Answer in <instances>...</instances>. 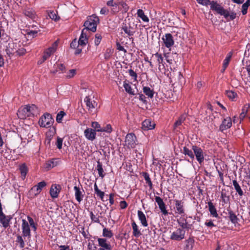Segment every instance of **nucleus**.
I'll list each match as a JSON object with an SVG mask.
<instances>
[{"label":"nucleus","instance_id":"nucleus-1","mask_svg":"<svg viewBox=\"0 0 250 250\" xmlns=\"http://www.w3.org/2000/svg\"><path fill=\"white\" fill-rule=\"evenodd\" d=\"M38 110L37 107L34 105H25L24 107H21L18 110L17 115L21 119H25L38 114Z\"/></svg>","mask_w":250,"mask_h":250},{"label":"nucleus","instance_id":"nucleus-2","mask_svg":"<svg viewBox=\"0 0 250 250\" xmlns=\"http://www.w3.org/2000/svg\"><path fill=\"white\" fill-rule=\"evenodd\" d=\"M98 23H99L98 17L95 15L89 16L84 23L85 26L84 29H86L85 32H86L88 30H90L95 32L96 31L97 25Z\"/></svg>","mask_w":250,"mask_h":250},{"label":"nucleus","instance_id":"nucleus-3","mask_svg":"<svg viewBox=\"0 0 250 250\" xmlns=\"http://www.w3.org/2000/svg\"><path fill=\"white\" fill-rule=\"evenodd\" d=\"M54 122L51 114L48 113L44 114L39 119V124L42 127H49Z\"/></svg>","mask_w":250,"mask_h":250},{"label":"nucleus","instance_id":"nucleus-4","mask_svg":"<svg viewBox=\"0 0 250 250\" xmlns=\"http://www.w3.org/2000/svg\"><path fill=\"white\" fill-rule=\"evenodd\" d=\"M209 5H210V9L212 10L216 11L218 14L224 16L225 18L229 17V12L224 9L217 1L214 0L210 1Z\"/></svg>","mask_w":250,"mask_h":250},{"label":"nucleus","instance_id":"nucleus-5","mask_svg":"<svg viewBox=\"0 0 250 250\" xmlns=\"http://www.w3.org/2000/svg\"><path fill=\"white\" fill-rule=\"evenodd\" d=\"M192 149L197 161L200 164H201L204 161V156L206 155L205 152L201 147L195 145L192 146Z\"/></svg>","mask_w":250,"mask_h":250},{"label":"nucleus","instance_id":"nucleus-6","mask_svg":"<svg viewBox=\"0 0 250 250\" xmlns=\"http://www.w3.org/2000/svg\"><path fill=\"white\" fill-rule=\"evenodd\" d=\"M22 235L24 239L27 238L30 239L31 237V229L28 222L25 219L22 220L21 224Z\"/></svg>","mask_w":250,"mask_h":250},{"label":"nucleus","instance_id":"nucleus-7","mask_svg":"<svg viewBox=\"0 0 250 250\" xmlns=\"http://www.w3.org/2000/svg\"><path fill=\"white\" fill-rule=\"evenodd\" d=\"M137 139L133 133L127 134L125 137V146L128 148H134L137 144Z\"/></svg>","mask_w":250,"mask_h":250},{"label":"nucleus","instance_id":"nucleus-8","mask_svg":"<svg viewBox=\"0 0 250 250\" xmlns=\"http://www.w3.org/2000/svg\"><path fill=\"white\" fill-rule=\"evenodd\" d=\"M164 45L165 47L171 50V47L174 44V41L172 35L170 33H167L162 38Z\"/></svg>","mask_w":250,"mask_h":250},{"label":"nucleus","instance_id":"nucleus-9","mask_svg":"<svg viewBox=\"0 0 250 250\" xmlns=\"http://www.w3.org/2000/svg\"><path fill=\"white\" fill-rule=\"evenodd\" d=\"M185 230L178 229L173 231L170 235V239L174 241H180L185 238Z\"/></svg>","mask_w":250,"mask_h":250},{"label":"nucleus","instance_id":"nucleus-10","mask_svg":"<svg viewBox=\"0 0 250 250\" xmlns=\"http://www.w3.org/2000/svg\"><path fill=\"white\" fill-rule=\"evenodd\" d=\"M175 213L184 215L185 213V202L183 200H174Z\"/></svg>","mask_w":250,"mask_h":250},{"label":"nucleus","instance_id":"nucleus-11","mask_svg":"<svg viewBox=\"0 0 250 250\" xmlns=\"http://www.w3.org/2000/svg\"><path fill=\"white\" fill-rule=\"evenodd\" d=\"M84 102L85 103L87 109L89 113L93 111L98 105L97 103L93 99L91 98L90 96H86L84 99Z\"/></svg>","mask_w":250,"mask_h":250},{"label":"nucleus","instance_id":"nucleus-12","mask_svg":"<svg viewBox=\"0 0 250 250\" xmlns=\"http://www.w3.org/2000/svg\"><path fill=\"white\" fill-rule=\"evenodd\" d=\"M106 5L112 7L111 12L113 14H116L120 11L119 0H110L106 2Z\"/></svg>","mask_w":250,"mask_h":250},{"label":"nucleus","instance_id":"nucleus-13","mask_svg":"<svg viewBox=\"0 0 250 250\" xmlns=\"http://www.w3.org/2000/svg\"><path fill=\"white\" fill-rule=\"evenodd\" d=\"M85 138L88 140L93 141L96 138V131L91 128H87L84 131Z\"/></svg>","mask_w":250,"mask_h":250},{"label":"nucleus","instance_id":"nucleus-14","mask_svg":"<svg viewBox=\"0 0 250 250\" xmlns=\"http://www.w3.org/2000/svg\"><path fill=\"white\" fill-rule=\"evenodd\" d=\"M232 125L231 119L230 117H227L224 119L220 126V130L223 131L229 128Z\"/></svg>","mask_w":250,"mask_h":250},{"label":"nucleus","instance_id":"nucleus-15","mask_svg":"<svg viewBox=\"0 0 250 250\" xmlns=\"http://www.w3.org/2000/svg\"><path fill=\"white\" fill-rule=\"evenodd\" d=\"M155 124L149 119H146L142 123V128L144 130L152 129L154 128Z\"/></svg>","mask_w":250,"mask_h":250},{"label":"nucleus","instance_id":"nucleus-16","mask_svg":"<svg viewBox=\"0 0 250 250\" xmlns=\"http://www.w3.org/2000/svg\"><path fill=\"white\" fill-rule=\"evenodd\" d=\"M86 29H83L78 42V44L80 45L84 46L88 42V39L86 36V33L85 32Z\"/></svg>","mask_w":250,"mask_h":250},{"label":"nucleus","instance_id":"nucleus-17","mask_svg":"<svg viewBox=\"0 0 250 250\" xmlns=\"http://www.w3.org/2000/svg\"><path fill=\"white\" fill-rule=\"evenodd\" d=\"M17 47V44L14 42H10L8 43L6 52L7 54L10 56L11 55H15L16 51H15V48Z\"/></svg>","mask_w":250,"mask_h":250},{"label":"nucleus","instance_id":"nucleus-18","mask_svg":"<svg viewBox=\"0 0 250 250\" xmlns=\"http://www.w3.org/2000/svg\"><path fill=\"white\" fill-rule=\"evenodd\" d=\"M138 217L142 225L144 227L148 226L147 221L146 220V215L141 210H138L137 211Z\"/></svg>","mask_w":250,"mask_h":250},{"label":"nucleus","instance_id":"nucleus-19","mask_svg":"<svg viewBox=\"0 0 250 250\" xmlns=\"http://www.w3.org/2000/svg\"><path fill=\"white\" fill-rule=\"evenodd\" d=\"M98 242L99 245L102 247V248H104L107 250H111L112 249V247L110 243L107 242L106 239L104 238H98Z\"/></svg>","mask_w":250,"mask_h":250},{"label":"nucleus","instance_id":"nucleus-20","mask_svg":"<svg viewBox=\"0 0 250 250\" xmlns=\"http://www.w3.org/2000/svg\"><path fill=\"white\" fill-rule=\"evenodd\" d=\"M74 189L75 190V196L76 199L79 203H80L82 201L83 198V190L82 191L80 188L77 186L74 187Z\"/></svg>","mask_w":250,"mask_h":250},{"label":"nucleus","instance_id":"nucleus-21","mask_svg":"<svg viewBox=\"0 0 250 250\" xmlns=\"http://www.w3.org/2000/svg\"><path fill=\"white\" fill-rule=\"evenodd\" d=\"M58 164V161H57V159H52L46 162L45 164V168L47 170H49L57 166Z\"/></svg>","mask_w":250,"mask_h":250},{"label":"nucleus","instance_id":"nucleus-22","mask_svg":"<svg viewBox=\"0 0 250 250\" xmlns=\"http://www.w3.org/2000/svg\"><path fill=\"white\" fill-rule=\"evenodd\" d=\"M208 210L211 216L215 218L218 217V214L217 213L216 209L213 203L211 201H209L208 203Z\"/></svg>","mask_w":250,"mask_h":250},{"label":"nucleus","instance_id":"nucleus-23","mask_svg":"<svg viewBox=\"0 0 250 250\" xmlns=\"http://www.w3.org/2000/svg\"><path fill=\"white\" fill-rule=\"evenodd\" d=\"M122 29L128 36H132L135 33V29L130 25H127L125 24L123 26Z\"/></svg>","mask_w":250,"mask_h":250},{"label":"nucleus","instance_id":"nucleus-24","mask_svg":"<svg viewBox=\"0 0 250 250\" xmlns=\"http://www.w3.org/2000/svg\"><path fill=\"white\" fill-rule=\"evenodd\" d=\"M59 192L60 190L56 185L52 186L50 190V194L52 198H57Z\"/></svg>","mask_w":250,"mask_h":250},{"label":"nucleus","instance_id":"nucleus-25","mask_svg":"<svg viewBox=\"0 0 250 250\" xmlns=\"http://www.w3.org/2000/svg\"><path fill=\"white\" fill-rule=\"evenodd\" d=\"M133 229V235L135 237H138L141 235L140 230L138 229V227L135 221H133L131 224Z\"/></svg>","mask_w":250,"mask_h":250},{"label":"nucleus","instance_id":"nucleus-26","mask_svg":"<svg viewBox=\"0 0 250 250\" xmlns=\"http://www.w3.org/2000/svg\"><path fill=\"white\" fill-rule=\"evenodd\" d=\"M187 115L186 114H182L181 115L178 119L175 122L174 124V129H176L179 125H181L186 120Z\"/></svg>","mask_w":250,"mask_h":250},{"label":"nucleus","instance_id":"nucleus-27","mask_svg":"<svg viewBox=\"0 0 250 250\" xmlns=\"http://www.w3.org/2000/svg\"><path fill=\"white\" fill-rule=\"evenodd\" d=\"M143 92L148 98H152L154 96V91L150 87L147 86H144L143 88Z\"/></svg>","mask_w":250,"mask_h":250},{"label":"nucleus","instance_id":"nucleus-28","mask_svg":"<svg viewBox=\"0 0 250 250\" xmlns=\"http://www.w3.org/2000/svg\"><path fill=\"white\" fill-rule=\"evenodd\" d=\"M229 217L230 221L233 224H236L238 223V219L235 214L231 210H228Z\"/></svg>","mask_w":250,"mask_h":250},{"label":"nucleus","instance_id":"nucleus-29","mask_svg":"<svg viewBox=\"0 0 250 250\" xmlns=\"http://www.w3.org/2000/svg\"><path fill=\"white\" fill-rule=\"evenodd\" d=\"M124 87L125 89V91L131 95H134L135 93H134V91L132 88L130 84L129 83H126V81L124 82Z\"/></svg>","mask_w":250,"mask_h":250},{"label":"nucleus","instance_id":"nucleus-30","mask_svg":"<svg viewBox=\"0 0 250 250\" xmlns=\"http://www.w3.org/2000/svg\"><path fill=\"white\" fill-rule=\"evenodd\" d=\"M137 14L138 17L141 18L143 21L146 22L149 21L148 18L145 14V13L142 9H138L137 10Z\"/></svg>","mask_w":250,"mask_h":250},{"label":"nucleus","instance_id":"nucleus-31","mask_svg":"<svg viewBox=\"0 0 250 250\" xmlns=\"http://www.w3.org/2000/svg\"><path fill=\"white\" fill-rule=\"evenodd\" d=\"M183 153L185 155H188L192 160L194 159V153L191 150L188 149L187 147H184L183 148Z\"/></svg>","mask_w":250,"mask_h":250},{"label":"nucleus","instance_id":"nucleus-32","mask_svg":"<svg viewBox=\"0 0 250 250\" xmlns=\"http://www.w3.org/2000/svg\"><path fill=\"white\" fill-rule=\"evenodd\" d=\"M232 183L236 192L238 193L239 196H242L243 195V191H242L240 186H239L237 181L235 180H233Z\"/></svg>","mask_w":250,"mask_h":250},{"label":"nucleus","instance_id":"nucleus-33","mask_svg":"<svg viewBox=\"0 0 250 250\" xmlns=\"http://www.w3.org/2000/svg\"><path fill=\"white\" fill-rule=\"evenodd\" d=\"M232 55V52H229L227 55L224 61L223 62V71H224L226 68L228 67L229 62L230 60V59Z\"/></svg>","mask_w":250,"mask_h":250},{"label":"nucleus","instance_id":"nucleus-34","mask_svg":"<svg viewBox=\"0 0 250 250\" xmlns=\"http://www.w3.org/2000/svg\"><path fill=\"white\" fill-rule=\"evenodd\" d=\"M221 199L224 204H227L229 201V197L224 189H222L221 191Z\"/></svg>","mask_w":250,"mask_h":250},{"label":"nucleus","instance_id":"nucleus-35","mask_svg":"<svg viewBox=\"0 0 250 250\" xmlns=\"http://www.w3.org/2000/svg\"><path fill=\"white\" fill-rule=\"evenodd\" d=\"M94 190L95 193L99 196L102 200H103L104 196V192L101 191L98 188L96 183H95L94 186Z\"/></svg>","mask_w":250,"mask_h":250},{"label":"nucleus","instance_id":"nucleus-36","mask_svg":"<svg viewBox=\"0 0 250 250\" xmlns=\"http://www.w3.org/2000/svg\"><path fill=\"white\" fill-rule=\"evenodd\" d=\"M20 170L22 179H24L28 171L26 165L25 164L21 165L20 167Z\"/></svg>","mask_w":250,"mask_h":250},{"label":"nucleus","instance_id":"nucleus-37","mask_svg":"<svg viewBox=\"0 0 250 250\" xmlns=\"http://www.w3.org/2000/svg\"><path fill=\"white\" fill-rule=\"evenodd\" d=\"M97 169L98 170L99 176L102 178H103L104 176V174L103 166L102 164L99 161L97 162Z\"/></svg>","mask_w":250,"mask_h":250},{"label":"nucleus","instance_id":"nucleus-38","mask_svg":"<svg viewBox=\"0 0 250 250\" xmlns=\"http://www.w3.org/2000/svg\"><path fill=\"white\" fill-rule=\"evenodd\" d=\"M153 56H154L157 59V62L158 63L159 67V68L161 66V64H162L163 66L164 65V63H163V62H164L163 58V57H162V55L161 54H159L158 53H156L155 54H154L153 55Z\"/></svg>","mask_w":250,"mask_h":250},{"label":"nucleus","instance_id":"nucleus-39","mask_svg":"<svg viewBox=\"0 0 250 250\" xmlns=\"http://www.w3.org/2000/svg\"><path fill=\"white\" fill-rule=\"evenodd\" d=\"M250 106V104H245L243 106V107L242 109V112L241 113V114L240 115V118L241 120H243L245 118Z\"/></svg>","mask_w":250,"mask_h":250},{"label":"nucleus","instance_id":"nucleus-40","mask_svg":"<svg viewBox=\"0 0 250 250\" xmlns=\"http://www.w3.org/2000/svg\"><path fill=\"white\" fill-rule=\"evenodd\" d=\"M119 3H120V6H121V7H120V9L121 10H122L123 12L124 13H126L127 12L128 10H129V6H128V5L123 0H119Z\"/></svg>","mask_w":250,"mask_h":250},{"label":"nucleus","instance_id":"nucleus-41","mask_svg":"<svg viewBox=\"0 0 250 250\" xmlns=\"http://www.w3.org/2000/svg\"><path fill=\"white\" fill-rule=\"evenodd\" d=\"M103 235L104 237L110 238L113 236V234L111 230H108L107 229L104 228L103 230Z\"/></svg>","mask_w":250,"mask_h":250},{"label":"nucleus","instance_id":"nucleus-42","mask_svg":"<svg viewBox=\"0 0 250 250\" xmlns=\"http://www.w3.org/2000/svg\"><path fill=\"white\" fill-rule=\"evenodd\" d=\"M226 94L229 99L232 100H233L237 96L236 93L232 90L226 91Z\"/></svg>","mask_w":250,"mask_h":250},{"label":"nucleus","instance_id":"nucleus-43","mask_svg":"<svg viewBox=\"0 0 250 250\" xmlns=\"http://www.w3.org/2000/svg\"><path fill=\"white\" fill-rule=\"evenodd\" d=\"M143 175L144 176L145 180L146 181V183L147 184L149 188H152V183L149 177V174L146 172H144L143 173Z\"/></svg>","mask_w":250,"mask_h":250},{"label":"nucleus","instance_id":"nucleus-44","mask_svg":"<svg viewBox=\"0 0 250 250\" xmlns=\"http://www.w3.org/2000/svg\"><path fill=\"white\" fill-rule=\"evenodd\" d=\"M113 53V49L108 48H107L105 50V52L104 54V59L106 60H109L111 57L112 54Z\"/></svg>","mask_w":250,"mask_h":250},{"label":"nucleus","instance_id":"nucleus-45","mask_svg":"<svg viewBox=\"0 0 250 250\" xmlns=\"http://www.w3.org/2000/svg\"><path fill=\"white\" fill-rule=\"evenodd\" d=\"M58 46V42L56 41L52 45L46 49L48 52L50 53L51 54H53L55 51L56 50L57 47Z\"/></svg>","mask_w":250,"mask_h":250},{"label":"nucleus","instance_id":"nucleus-46","mask_svg":"<svg viewBox=\"0 0 250 250\" xmlns=\"http://www.w3.org/2000/svg\"><path fill=\"white\" fill-rule=\"evenodd\" d=\"M54 66L56 68V69L60 70L62 73H64L65 72V66L62 63L56 62L54 64Z\"/></svg>","mask_w":250,"mask_h":250},{"label":"nucleus","instance_id":"nucleus-47","mask_svg":"<svg viewBox=\"0 0 250 250\" xmlns=\"http://www.w3.org/2000/svg\"><path fill=\"white\" fill-rule=\"evenodd\" d=\"M27 219L28 221V224H29V226L33 229L34 231H36L37 229V225L35 223L33 219L28 216Z\"/></svg>","mask_w":250,"mask_h":250},{"label":"nucleus","instance_id":"nucleus-48","mask_svg":"<svg viewBox=\"0 0 250 250\" xmlns=\"http://www.w3.org/2000/svg\"><path fill=\"white\" fill-rule=\"evenodd\" d=\"M91 126L94 128L95 131L102 132V127H101L100 125L97 122H93L92 123Z\"/></svg>","mask_w":250,"mask_h":250},{"label":"nucleus","instance_id":"nucleus-49","mask_svg":"<svg viewBox=\"0 0 250 250\" xmlns=\"http://www.w3.org/2000/svg\"><path fill=\"white\" fill-rule=\"evenodd\" d=\"M66 115L65 113L63 111H60L56 117V121L58 123H62V118Z\"/></svg>","mask_w":250,"mask_h":250},{"label":"nucleus","instance_id":"nucleus-50","mask_svg":"<svg viewBox=\"0 0 250 250\" xmlns=\"http://www.w3.org/2000/svg\"><path fill=\"white\" fill-rule=\"evenodd\" d=\"M155 202L157 203L159 208L166 206L163 199L159 196H155Z\"/></svg>","mask_w":250,"mask_h":250},{"label":"nucleus","instance_id":"nucleus-51","mask_svg":"<svg viewBox=\"0 0 250 250\" xmlns=\"http://www.w3.org/2000/svg\"><path fill=\"white\" fill-rule=\"evenodd\" d=\"M22 236H21L20 235H18L17 237V240L16 242L19 243L20 244V247L21 248H23L25 246V243L23 240V239L22 238Z\"/></svg>","mask_w":250,"mask_h":250},{"label":"nucleus","instance_id":"nucleus-52","mask_svg":"<svg viewBox=\"0 0 250 250\" xmlns=\"http://www.w3.org/2000/svg\"><path fill=\"white\" fill-rule=\"evenodd\" d=\"M89 214L92 222L98 223H100L99 216H97L94 215L92 211H91Z\"/></svg>","mask_w":250,"mask_h":250},{"label":"nucleus","instance_id":"nucleus-53","mask_svg":"<svg viewBox=\"0 0 250 250\" xmlns=\"http://www.w3.org/2000/svg\"><path fill=\"white\" fill-rule=\"evenodd\" d=\"M48 16L49 17V18L50 19H51L52 20H54L55 21H57L60 19V17L54 11L50 12L48 13Z\"/></svg>","mask_w":250,"mask_h":250},{"label":"nucleus","instance_id":"nucleus-54","mask_svg":"<svg viewBox=\"0 0 250 250\" xmlns=\"http://www.w3.org/2000/svg\"><path fill=\"white\" fill-rule=\"evenodd\" d=\"M41 190L36 186H34L30 190V193L34 194L35 196L38 195Z\"/></svg>","mask_w":250,"mask_h":250},{"label":"nucleus","instance_id":"nucleus-55","mask_svg":"<svg viewBox=\"0 0 250 250\" xmlns=\"http://www.w3.org/2000/svg\"><path fill=\"white\" fill-rule=\"evenodd\" d=\"M246 70L248 72V78L247 81H245L246 84L248 85L250 87V64L247 66L246 67Z\"/></svg>","mask_w":250,"mask_h":250},{"label":"nucleus","instance_id":"nucleus-56","mask_svg":"<svg viewBox=\"0 0 250 250\" xmlns=\"http://www.w3.org/2000/svg\"><path fill=\"white\" fill-rule=\"evenodd\" d=\"M15 51H16L15 54L19 56H22L25 54L26 52V50L23 48H21L20 49H18V47L15 48Z\"/></svg>","mask_w":250,"mask_h":250},{"label":"nucleus","instance_id":"nucleus-57","mask_svg":"<svg viewBox=\"0 0 250 250\" xmlns=\"http://www.w3.org/2000/svg\"><path fill=\"white\" fill-rule=\"evenodd\" d=\"M210 115L209 114V111H207V110L205 111V113L201 114V115L204 117V119L207 121H209L210 119L212 120V118L210 117Z\"/></svg>","mask_w":250,"mask_h":250},{"label":"nucleus","instance_id":"nucleus-58","mask_svg":"<svg viewBox=\"0 0 250 250\" xmlns=\"http://www.w3.org/2000/svg\"><path fill=\"white\" fill-rule=\"evenodd\" d=\"M102 40V36L99 34H96L95 35V39L94 41L95 44L97 46L101 42Z\"/></svg>","mask_w":250,"mask_h":250},{"label":"nucleus","instance_id":"nucleus-59","mask_svg":"<svg viewBox=\"0 0 250 250\" xmlns=\"http://www.w3.org/2000/svg\"><path fill=\"white\" fill-rule=\"evenodd\" d=\"M112 131V127L110 125H107L105 126L102 127V132L110 133Z\"/></svg>","mask_w":250,"mask_h":250},{"label":"nucleus","instance_id":"nucleus-60","mask_svg":"<svg viewBox=\"0 0 250 250\" xmlns=\"http://www.w3.org/2000/svg\"><path fill=\"white\" fill-rule=\"evenodd\" d=\"M197 2L202 5L204 6H208L209 4L210 0H196Z\"/></svg>","mask_w":250,"mask_h":250},{"label":"nucleus","instance_id":"nucleus-61","mask_svg":"<svg viewBox=\"0 0 250 250\" xmlns=\"http://www.w3.org/2000/svg\"><path fill=\"white\" fill-rule=\"evenodd\" d=\"M249 6L247 4V3H243L242 6V13L243 15H245L247 13V10Z\"/></svg>","mask_w":250,"mask_h":250},{"label":"nucleus","instance_id":"nucleus-62","mask_svg":"<svg viewBox=\"0 0 250 250\" xmlns=\"http://www.w3.org/2000/svg\"><path fill=\"white\" fill-rule=\"evenodd\" d=\"M62 141H63V140L62 138H60L59 137L57 138L56 145H57V147H58V148H59V149L62 148Z\"/></svg>","mask_w":250,"mask_h":250},{"label":"nucleus","instance_id":"nucleus-63","mask_svg":"<svg viewBox=\"0 0 250 250\" xmlns=\"http://www.w3.org/2000/svg\"><path fill=\"white\" fill-rule=\"evenodd\" d=\"M80 45L78 44V42L76 40V39L74 40L70 43V47L73 49H75Z\"/></svg>","mask_w":250,"mask_h":250},{"label":"nucleus","instance_id":"nucleus-64","mask_svg":"<svg viewBox=\"0 0 250 250\" xmlns=\"http://www.w3.org/2000/svg\"><path fill=\"white\" fill-rule=\"evenodd\" d=\"M76 74L75 69H71L69 70L68 74L66 75V77L68 78H72Z\"/></svg>","mask_w":250,"mask_h":250}]
</instances>
